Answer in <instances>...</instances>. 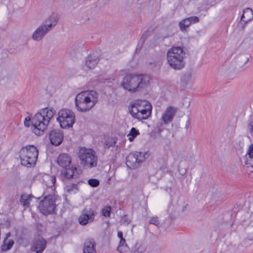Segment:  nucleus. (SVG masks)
I'll return each instance as SVG.
<instances>
[{
	"label": "nucleus",
	"mask_w": 253,
	"mask_h": 253,
	"mask_svg": "<svg viewBox=\"0 0 253 253\" xmlns=\"http://www.w3.org/2000/svg\"><path fill=\"white\" fill-rule=\"evenodd\" d=\"M65 176L68 178H77L81 173L80 169L76 167H72L66 169Z\"/></svg>",
	"instance_id": "23"
},
{
	"label": "nucleus",
	"mask_w": 253,
	"mask_h": 253,
	"mask_svg": "<svg viewBox=\"0 0 253 253\" xmlns=\"http://www.w3.org/2000/svg\"><path fill=\"white\" fill-rule=\"evenodd\" d=\"M43 181L46 187V190L49 194H54L55 190L54 184L56 181L55 176L45 174L43 177Z\"/></svg>",
	"instance_id": "14"
},
{
	"label": "nucleus",
	"mask_w": 253,
	"mask_h": 253,
	"mask_svg": "<svg viewBox=\"0 0 253 253\" xmlns=\"http://www.w3.org/2000/svg\"><path fill=\"white\" fill-rule=\"evenodd\" d=\"M150 80V77L146 75H128L124 78L122 85L129 91L134 92L138 88L146 86Z\"/></svg>",
	"instance_id": "3"
},
{
	"label": "nucleus",
	"mask_w": 253,
	"mask_h": 253,
	"mask_svg": "<svg viewBox=\"0 0 253 253\" xmlns=\"http://www.w3.org/2000/svg\"><path fill=\"white\" fill-rule=\"evenodd\" d=\"M64 190L67 194H72L76 193L79 191V189L77 184L69 183L65 186Z\"/></svg>",
	"instance_id": "24"
},
{
	"label": "nucleus",
	"mask_w": 253,
	"mask_h": 253,
	"mask_svg": "<svg viewBox=\"0 0 253 253\" xmlns=\"http://www.w3.org/2000/svg\"><path fill=\"white\" fill-rule=\"evenodd\" d=\"M9 236H10V233H7V234H6V236H7V237H6V239H5L6 240V239H7V238Z\"/></svg>",
	"instance_id": "44"
},
{
	"label": "nucleus",
	"mask_w": 253,
	"mask_h": 253,
	"mask_svg": "<svg viewBox=\"0 0 253 253\" xmlns=\"http://www.w3.org/2000/svg\"><path fill=\"white\" fill-rule=\"evenodd\" d=\"M247 155H248V158L253 157V144H251L248 148Z\"/></svg>",
	"instance_id": "38"
},
{
	"label": "nucleus",
	"mask_w": 253,
	"mask_h": 253,
	"mask_svg": "<svg viewBox=\"0 0 253 253\" xmlns=\"http://www.w3.org/2000/svg\"><path fill=\"white\" fill-rule=\"evenodd\" d=\"M14 244V241L13 240H9L7 241L6 239L4 241L3 244L2 246V251H7L11 249Z\"/></svg>",
	"instance_id": "29"
},
{
	"label": "nucleus",
	"mask_w": 253,
	"mask_h": 253,
	"mask_svg": "<svg viewBox=\"0 0 253 253\" xmlns=\"http://www.w3.org/2000/svg\"><path fill=\"white\" fill-rule=\"evenodd\" d=\"M177 111V108L174 106H169L162 114L161 120L165 125L171 123Z\"/></svg>",
	"instance_id": "12"
},
{
	"label": "nucleus",
	"mask_w": 253,
	"mask_h": 253,
	"mask_svg": "<svg viewBox=\"0 0 253 253\" xmlns=\"http://www.w3.org/2000/svg\"><path fill=\"white\" fill-rule=\"evenodd\" d=\"M98 93L94 90H86L78 93L75 97V106L81 112L91 110L98 101Z\"/></svg>",
	"instance_id": "2"
},
{
	"label": "nucleus",
	"mask_w": 253,
	"mask_h": 253,
	"mask_svg": "<svg viewBox=\"0 0 253 253\" xmlns=\"http://www.w3.org/2000/svg\"><path fill=\"white\" fill-rule=\"evenodd\" d=\"M96 212L90 208L84 209L78 218L80 225L84 226L94 220Z\"/></svg>",
	"instance_id": "11"
},
{
	"label": "nucleus",
	"mask_w": 253,
	"mask_h": 253,
	"mask_svg": "<svg viewBox=\"0 0 253 253\" xmlns=\"http://www.w3.org/2000/svg\"><path fill=\"white\" fill-rule=\"evenodd\" d=\"M88 184L92 187H96L99 185V181L97 179L91 178L88 180Z\"/></svg>",
	"instance_id": "32"
},
{
	"label": "nucleus",
	"mask_w": 253,
	"mask_h": 253,
	"mask_svg": "<svg viewBox=\"0 0 253 253\" xmlns=\"http://www.w3.org/2000/svg\"><path fill=\"white\" fill-rule=\"evenodd\" d=\"M130 219L126 215L122 216L121 219L122 224L128 225L130 223Z\"/></svg>",
	"instance_id": "37"
},
{
	"label": "nucleus",
	"mask_w": 253,
	"mask_h": 253,
	"mask_svg": "<svg viewBox=\"0 0 253 253\" xmlns=\"http://www.w3.org/2000/svg\"><path fill=\"white\" fill-rule=\"evenodd\" d=\"M129 250V246L126 244V240L120 241L117 248V251L120 253H125Z\"/></svg>",
	"instance_id": "25"
},
{
	"label": "nucleus",
	"mask_w": 253,
	"mask_h": 253,
	"mask_svg": "<svg viewBox=\"0 0 253 253\" xmlns=\"http://www.w3.org/2000/svg\"><path fill=\"white\" fill-rule=\"evenodd\" d=\"M111 207L110 206L104 207L101 210L102 215L105 217H110L111 214Z\"/></svg>",
	"instance_id": "30"
},
{
	"label": "nucleus",
	"mask_w": 253,
	"mask_h": 253,
	"mask_svg": "<svg viewBox=\"0 0 253 253\" xmlns=\"http://www.w3.org/2000/svg\"><path fill=\"white\" fill-rule=\"evenodd\" d=\"M199 21L198 17H188L180 22L179 27L182 31L185 30L192 23H195Z\"/></svg>",
	"instance_id": "21"
},
{
	"label": "nucleus",
	"mask_w": 253,
	"mask_h": 253,
	"mask_svg": "<svg viewBox=\"0 0 253 253\" xmlns=\"http://www.w3.org/2000/svg\"><path fill=\"white\" fill-rule=\"evenodd\" d=\"M253 16V11L251 8H247L244 9L243 11V13L241 16Z\"/></svg>",
	"instance_id": "36"
},
{
	"label": "nucleus",
	"mask_w": 253,
	"mask_h": 253,
	"mask_svg": "<svg viewBox=\"0 0 253 253\" xmlns=\"http://www.w3.org/2000/svg\"><path fill=\"white\" fill-rule=\"evenodd\" d=\"M48 32L42 25H40L33 32L32 38L35 41H40L45 36Z\"/></svg>",
	"instance_id": "18"
},
{
	"label": "nucleus",
	"mask_w": 253,
	"mask_h": 253,
	"mask_svg": "<svg viewBox=\"0 0 253 253\" xmlns=\"http://www.w3.org/2000/svg\"><path fill=\"white\" fill-rule=\"evenodd\" d=\"M39 151L34 145L23 147L19 151L21 164L27 167L34 166L38 158Z\"/></svg>",
	"instance_id": "6"
},
{
	"label": "nucleus",
	"mask_w": 253,
	"mask_h": 253,
	"mask_svg": "<svg viewBox=\"0 0 253 253\" xmlns=\"http://www.w3.org/2000/svg\"><path fill=\"white\" fill-rule=\"evenodd\" d=\"M51 143L55 146L59 145L63 139L62 131L59 129H53L49 134Z\"/></svg>",
	"instance_id": "13"
},
{
	"label": "nucleus",
	"mask_w": 253,
	"mask_h": 253,
	"mask_svg": "<svg viewBox=\"0 0 253 253\" xmlns=\"http://www.w3.org/2000/svg\"><path fill=\"white\" fill-rule=\"evenodd\" d=\"M160 169H161L164 172L167 171L168 169V159L167 158L164 161L163 164L160 167Z\"/></svg>",
	"instance_id": "35"
},
{
	"label": "nucleus",
	"mask_w": 253,
	"mask_h": 253,
	"mask_svg": "<svg viewBox=\"0 0 253 253\" xmlns=\"http://www.w3.org/2000/svg\"><path fill=\"white\" fill-rule=\"evenodd\" d=\"M189 121L188 120L186 122V125H185V128L186 129L188 128V126H189Z\"/></svg>",
	"instance_id": "43"
},
{
	"label": "nucleus",
	"mask_w": 253,
	"mask_h": 253,
	"mask_svg": "<svg viewBox=\"0 0 253 253\" xmlns=\"http://www.w3.org/2000/svg\"><path fill=\"white\" fill-rule=\"evenodd\" d=\"M117 236H118V238L120 239V241L125 240L123 238V233L122 231H119L118 232Z\"/></svg>",
	"instance_id": "41"
},
{
	"label": "nucleus",
	"mask_w": 253,
	"mask_h": 253,
	"mask_svg": "<svg viewBox=\"0 0 253 253\" xmlns=\"http://www.w3.org/2000/svg\"><path fill=\"white\" fill-rule=\"evenodd\" d=\"M161 160H159V163H161Z\"/></svg>",
	"instance_id": "45"
},
{
	"label": "nucleus",
	"mask_w": 253,
	"mask_h": 253,
	"mask_svg": "<svg viewBox=\"0 0 253 253\" xmlns=\"http://www.w3.org/2000/svg\"><path fill=\"white\" fill-rule=\"evenodd\" d=\"M149 35V32L147 31L145 32L143 35H142V37L141 38L140 40L142 41V42H144L145 40L147 38L148 36Z\"/></svg>",
	"instance_id": "40"
},
{
	"label": "nucleus",
	"mask_w": 253,
	"mask_h": 253,
	"mask_svg": "<svg viewBox=\"0 0 253 253\" xmlns=\"http://www.w3.org/2000/svg\"><path fill=\"white\" fill-rule=\"evenodd\" d=\"M79 158L81 164L86 168H91L97 166V157L92 149L81 148L79 152Z\"/></svg>",
	"instance_id": "7"
},
{
	"label": "nucleus",
	"mask_w": 253,
	"mask_h": 253,
	"mask_svg": "<svg viewBox=\"0 0 253 253\" xmlns=\"http://www.w3.org/2000/svg\"><path fill=\"white\" fill-rule=\"evenodd\" d=\"M146 249V246L144 243L137 241L132 247L130 253H145Z\"/></svg>",
	"instance_id": "22"
},
{
	"label": "nucleus",
	"mask_w": 253,
	"mask_h": 253,
	"mask_svg": "<svg viewBox=\"0 0 253 253\" xmlns=\"http://www.w3.org/2000/svg\"><path fill=\"white\" fill-rule=\"evenodd\" d=\"M58 21L57 17H46L41 25L49 32L56 25Z\"/></svg>",
	"instance_id": "16"
},
{
	"label": "nucleus",
	"mask_w": 253,
	"mask_h": 253,
	"mask_svg": "<svg viewBox=\"0 0 253 253\" xmlns=\"http://www.w3.org/2000/svg\"><path fill=\"white\" fill-rule=\"evenodd\" d=\"M149 223L155 225L156 226L159 227L161 225L158 217L157 216H154L151 218Z\"/></svg>",
	"instance_id": "33"
},
{
	"label": "nucleus",
	"mask_w": 253,
	"mask_h": 253,
	"mask_svg": "<svg viewBox=\"0 0 253 253\" xmlns=\"http://www.w3.org/2000/svg\"><path fill=\"white\" fill-rule=\"evenodd\" d=\"M249 129L251 134L253 135V123H251L249 125Z\"/></svg>",
	"instance_id": "42"
},
{
	"label": "nucleus",
	"mask_w": 253,
	"mask_h": 253,
	"mask_svg": "<svg viewBox=\"0 0 253 253\" xmlns=\"http://www.w3.org/2000/svg\"><path fill=\"white\" fill-rule=\"evenodd\" d=\"M185 53L179 46H173L168 50L167 61L169 66L175 70H180L184 67Z\"/></svg>",
	"instance_id": "5"
},
{
	"label": "nucleus",
	"mask_w": 253,
	"mask_h": 253,
	"mask_svg": "<svg viewBox=\"0 0 253 253\" xmlns=\"http://www.w3.org/2000/svg\"><path fill=\"white\" fill-rule=\"evenodd\" d=\"M55 113V111L52 108H44L41 109L31 119L27 117L24 121V125L28 127L32 124V129L34 133L40 135L46 129L51 119Z\"/></svg>",
	"instance_id": "1"
},
{
	"label": "nucleus",
	"mask_w": 253,
	"mask_h": 253,
	"mask_svg": "<svg viewBox=\"0 0 253 253\" xmlns=\"http://www.w3.org/2000/svg\"><path fill=\"white\" fill-rule=\"evenodd\" d=\"M129 111L134 118L145 120L151 114L152 106L147 100H136L129 106Z\"/></svg>",
	"instance_id": "4"
},
{
	"label": "nucleus",
	"mask_w": 253,
	"mask_h": 253,
	"mask_svg": "<svg viewBox=\"0 0 253 253\" xmlns=\"http://www.w3.org/2000/svg\"><path fill=\"white\" fill-rule=\"evenodd\" d=\"M57 162L59 166L66 169L71 163V158L67 154L63 153L58 157Z\"/></svg>",
	"instance_id": "20"
},
{
	"label": "nucleus",
	"mask_w": 253,
	"mask_h": 253,
	"mask_svg": "<svg viewBox=\"0 0 253 253\" xmlns=\"http://www.w3.org/2000/svg\"><path fill=\"white\" fill-rule=\"evenodd\" d=\"M46 246V240L42 237H39L34 241L31 249L37 253H42L44 250Z\"/></svg>",
	"instance_id": "15"
},
{
	"label": "nucleus",
	"mask_w": 253,
	"mask_h": 253,
	"mask_svg": "<svg viewBox=\"0 0 253 253\" xmlns=\"http://www.w3.org/2000/svg\"><path fill=\"white\" fill-rule=\"evenodd\" d=\"M83 253H96V243L93 239H87L84 241Z\"/></svg>",
	"instance_id": "17"
},
{
	"label": "nucleus",
	"mask_w": 253,
	"mask_h": 253,
	"mask_svg": "<svg viewBox=\"0 0 253 253\" xmlns=\"http://www.w3.org/2000/svg\"><path fill=\"white\" fill-rule=\"evenodd\" d=\"M252 19H247L246 17H240V18H238L237 20L238 21V27L239 28H244L246 24L249 21L252 20Z\"/></svg>",
	"instance_id": "27"
},
{
	"label": "nucleus",
	"mask_w": 253,
	"mask_h": 253,
	"mask_svg": "<svg viewBox=\"0 0 253 253\" xmlns=\"http://www.w3.org/2000/svg\"><path fill=\"white\" fill-rule=\"evenodd\" d=\"M32 197L30 194H23L20 198V203L22 205L26 207H29L30 202L31 201Z\"/></svg>",
	"instance_id": "26"
},
{
	"label": "nucleus",
	"mask_w": 253,
	"mask_h": 253,
	"mask_svg": "<svg viewBox=\"0 0 253 253\" xmlns=\"http://www.w3.org/2000/svg\"><path fill=\"white\" fill-rule=\"evenodd\" d=\"M147 152H138L130 153L126 158V165L130 169L137 168L140 163L144 161L148 157Z\"/></svg>",
	"instance_id": "9"
},
{
	"label": "nucleus",
	"mask_w": 253,
	"mask_h": 253,
	"mask_svg": "<svg viewBox=\"0 0 253 253\" xmlns=\"http://www.w3.org/2000/svg\"><path fill=\"white\" fill-rule=\"evenodd\" d=\"M247 237L250 240L253 241V225L249 228Z\"/></svg>",
	"instance_id": "39"
},
{
	"label": "nucleus",
	"mask_w": 253,
	"mask_h": 253,
	"mask_svg": "<svg viewBox=\"0 0 253 253\" xmlns=\"http://www.w3.org/2000/svg\"><path fill=\"white\" fill-rule=\"evenodd\" d=\"M98 61V55L94 53H90L86 57L85 65L89 69H93L97 65Z\"/></svg>",
	"instance_id": "19"
},
{
	"label": "nucleus",
	"mask_w": 253,
	"mask_h": 253,
	"mask_svg": "<svg viewBox=\"0 0 253 253\" xmlns=\"http://www.w3.org/2000/svg\"><path fill=\"white\" fill-rule=\"evenodd\" d=\"M245 165L247 168L251 167L253 168V157L250 158H246Z\"/></svg>",
	"instance_id": "34"
},
{
	"label": "nucleus",
	"mask_w": 253,
	"mask_h": 253,
	"mask_svg": "<svg viewBox=\"0 0 253 253\" xmlns=\"http://www.w3.org/2000/svg\"><path fill=\"white\" fill-rule=\"evenodd\" d=\"M57 121L63 128L72 127L75 121L74 113L68 109L60 110L57 114Z\"/></svg>",
	"instance_id": "8"
},
{
	"label": "nucleus",
	"mask_w": 253,
	"mask_h": 253,
	"mask_svg": "<svg viewBox=\"0 0 253 253\" xmlns=\"http://www.w3.org/2000/svg\"><path fill=\"white\" fill-rule=\"evenodd\" d=\"M39 208L41 212L44 214L52 213L55 208L53 194H49L45 196L44 199L40 202Z\"/></svg>",
	"instance_id": "10"
},
{
	"label": "nucleus",
	"mask_w": 253,
	"mask_h": 253,
	"mask_svg": "<svg viewBox=\"0 0 253 253\" xmlns=\"http://www.w3.org/2000/svg\"><path fill=\"white\" fill-rule=\"evenodd\" d=\"M116 141L113 138H109L105 142V148L113 147L116 144Z\"/></svg>",
	"instance_id": "31"
},
{
	"label": "nucleus",
	"mask_w": 253,
	"mask_h": 253,
	"mask_svg": "<svg viewBox=\"0 0 253 253\" xmlns=\"http://www.w3.org/2000/svg\"><path fill=\"white\" fill-rule=\"evenodd\" d=\"M139 134L138 130L136 129L134 127H132L130 130L129 133L127 135L128 139L129 141H132L134 138L136 137Z\"/></svg>",
	"instance_id": "28"
}]
</instances>
